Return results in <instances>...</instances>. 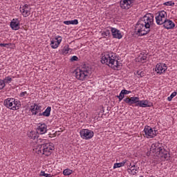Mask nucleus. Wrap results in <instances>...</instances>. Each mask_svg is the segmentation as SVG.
Listing matches in <instances>:
<instances>
[{
	"label": "nucleus",
	"mask_w": 177,
	"mask_h": 177,
	"mask_svg": "<svg viewBox=\"0 0 177 177\" xmlns=\"http://www.w3.org/2000/svg\"><path fill=\"white\" fill-rule=\"evenodd\" d=\"M72 174H73V170H71L70 169H64L63 171V174L65 176H70V175H71Z\"/></svg>",
	"instance_id": "obj_27"
},
{
	"label": "nucleus",
	"mask_w": 177,
	"mask_h": 177,
	"mask_svg": "<svg viewBox=\"0 0 177 177\" xmlns=\"http://www.w3.org/2000/svg\"><path fill=\"white\" fill-rule=\"evenodd\" d=\"M19 97H21V99H27V97H28V93H27V91L21 92L19 94Z\"/></svg>",
	"instance_id": "obj_29"
},
{
	"label": "nucleus",
	"mask_w": 177,
	"mask_h": 177,
	"mask_svg": "<svg viewBox=\"0 0 177 177\" xmlns=\"http://www.w3.org/2000/svg\"><path fill=\"white\" fill-rule=\"evenodd\" d=\"M111 32V30L110 29H106L105 30L101 32V35L102 38H107V37L110 35Z\"/></svg>",
	"instance_id": "obj_26"
},
{
	"label": "nucleus",
	"mask_w": 177,
	"mask_h": 177,
	"mask_svg": "<svg viewBox=\"0 0 177 177\" xmlns=\"http://www.w3.org/2000/svg\"><path fill=\"white\" fill-rule=\"evenodd\" d=\"M164 5H165V6H174V5H175V3L172 1H167L164 3Z\"/></svg>",
	"instance_id": "obj_36"
},
{
	"label": "nucleus",
	"mask_w": 177,
	"mask_h": 177,
	"mask_svg": "<svg viewBox=\"0 0 177 177\" xmlns=\"http://www.w3.org/2000/svg\"><path fill=\"white\" fill-rule=\"evenodd\" d=\"M109 30H111L113 38L116 39H121L122 38V32L121 30L111 26L109 27Z\"/></svg>",
	"instance_id": "obj_13"
},
{
	"label": "nucleus",
	"mask_w": 177,
	"mask_h": 177,
	"mask_svg": "<svg viewBox=\"0 0 177 177\" xmlns=\"http://www.w3.org/2000/svg\"><path fill=\"white\" fill-rule=\"evenodd\" d=\"M136 106H139L140 107H143V108L151 107V102H150V101L147 100H138V103H137Z\"/></svg>",
	"instance_id": "obj_21"
},
{
	"label": "nucleus",
	"mask_w": 177,
	"mask_h": 177,
	"mask_svg": "<svg viewBox=\"0 0 177 177\" xmlns=\"http://www.w3.org/2000/svg\"><path fill=\"white\" fill-rule=\"evenodd\" d=\"M10 26L12 30H14V31H17V30H20V19L17 18L12 19L10 24Z\"/></svg>",
	"instance_id": "obj_16"
},
{
	"label": "nucleus",
	"mask_w": 177,
	"mask_h": 177,
	"mask_svg": "<svg viewBox=\"0 0 177 177\" xmlns=\"http://www.w3.org/2000/svg\"><path fill=\"white\" fill-rule=\"evenodd\" d=\"M4 106H6L7 109H10V110H19L20 106H21V103L19 100L7 98L4 100Z\"/></svg>",
	"instance_id": "obj_6"
},
{
	"label": "nucleus",
	"mask_w": 177,
	"mask_h": 177,
	"mask_svg": "<svg viewBox=\"0 0 177 177\" xmlns=\"http://www.w3.org/2000/svg\"><path fill=\"white\" fill-rule=\"evenodd\" d=\"M127 161L128 160H127V159H125L122 162L114 163V165H113V169H115L116 168H121V167H124L127 164Z\"/></svg>",
	"instance_id": "obj_22"
},
{
	"label": "nucleus",
	"mask_w": 177,
	"mask_h": 177,
	"mask_svg": "<svg viewBox=\"0 0 177 177\" xmlns=\"http://www.w3.org/2000/svg\"><path fill=\"white\" fill-rule=\"evenodd\" d=\"M71 62H77L78 60V57L73 55L71 58Z\"/></svg>",
	"instance_id": "obj_39"
},
{
	"label": "nucleus",
	"mask_w": 177,
	"mask_h": 177,
	"mask_svg": "<svg viewBox=\"0 0 177 177\" xmlns=\"http://www.w3.org/2000/svg\"><path fill=\"white\" fill-rule=\"evenodd\" d=\"M120 93L123 95H129V93H132V91L123 89L120 91Z\"/></svg>",
	"instance_id": "obj_34"
},
{
	"label": "nucleus",
	"mask_w": 177,
	"mask_h": 177,
	"mask_svg": "<svg viewBox=\"0 0 177 177\" xmlns=\"http://www.w3.org/2000/svg\"><path fill=\"white\" fill-rule=\"evenodd\" d=\"M117 55L111 51H106L102 53L101 63L106 64L113 70H121L122 64L118 61Z\"/></svg>",
	"instance_id": "obj_2"
},
{
	"label": "nucleus",
	"mask_w": 177,
	"mask_h": 177,
	"mask_svg": "<svg viewBox=\"0 0 177 177\" xmlns=\"http://www.w3.org/2000/svg\"><path fill=\"white\" fill-rule=\"evenodd\" d=\"M167 69L168 66H167V64L164 63H158L156 66L155 71L157 73V74L161 75V74H164Z\"/></svg>",
	"instance_id": "obj_11"
},
{
	"label": "nucleus",
	"mask_w": 177,
	"mask_h": 177,
	"mask_svg": "<svg viewBox=\"0 0 177 177\" xmlns=\"http://www.w3.org/2000/svg\"><path fill=\"white\" fill-rule=\"evenodd\" d=\"M64 24H66V26H70L71 22L70 21H64Z\"/></svg>",
	"instance_id": "obj_42"
},
{
	"label": "nucleus",
	"mask_w": 177,
	"mask_h": 177,
	"mask_svg": "<svg viewBox=\"0 0 177 177\" xmlns=\"http://www.w3.org/2000/svg\"><path fill=\"white\" fill-rule=\"evenodd\" d=\"M44 143H45V140L37 139V145L34 146L33 151L39 156H46L48 157L52 154L53 150H55V147L50 142Z\"/></svg>",
	"instance_id": "obj_3"
},
{
	"label": "nucleus",
	"mask_w": 177,
	"mask_h": 177,
	"mask_svg": "<svg viewBox=\"0 0 177 177\" xmlns=\"http://www.w3.org/2000/svg\"><path fill=\"white\" fill-rule=\"evenodd\" d=\"M129 172V174H131V175H135L138 173V167L133 164V167H130Z\"/></svg>",
	"instance_id": "obj_24"
},
{
	"label": "nucleus",
	"mask_w": 177,
	"mask_h": 177,
	"mask_svg": "<svg viewBox=\"0 0 177 177\" xmlns=\"http://www.w3.org/2000/svg\"><path fill=\"white\" fill-rule=\"evenodd\" d=\"M127 165L128 171H129L131 167H133V164L132 163H129V165L127 163Z\"/></svg>",
	"instance_id": "obj_41"
},
{
	"label": "nucleus",
	"mask_w": 177,
	"mask_h": 177,
	"mask_svg": "<svg viewBox=\"0 0 177 177\" xmlns=\"http://www.w3.org/2000/svg\"><path fill=\"white\" fill-rule=\"evenodd\" d=\"M40 176H45V177H52V175L51 174H46L45 173V171H41L40 172Z\"/></svg>",
	"instance_id": "obj_35"
},
{
	"label": "nucleus",
	"mask_w": 177,
	"mask_h": 177,
	"mask_svg": "<svg viewBox=\"0 0 177 177\" xmlns=\"http://www.w3.org/2000/svg\"><path fill=\"white\" fill-rule=\"evenodd\" d=\"M30 111L32 113V115H37L38 113H41V111H42V106L35 103L30 106Z\"/></svg>",
	"instance_id": "obj_14"
},
{
	"label": "nucleus",
	"mask_w": 177,
	"mask_h": 177,
	"mask_svg": "<svg viewBox=\"0 0 177 177\" xmlns=\"http://www.w3.org/2000/svg\"><path fill=\"white\" fill-rule=\"evenodd\" d=\"M3 81H4L5 84H10V82H12V77H10V76H7Z\"/></svg>",
	"instance_id": "obj_32"
},
{
	"label": "nucleus",
	"mask_w": 177,
	"mask_h": 177,
	"mask_svg": "<svg viewBox=\"0 0 177 177\" xmlns=\"http://www.w3.org/2000/svg\"><path fill=\"white\" fill-rule=\"evenodd\" d=\"M154 24V15L148 13L145 15L142 19L138 21L136 26V32L138 35L143 36L149 34Z\"/></svg>",
	"instance_id": "obj_1"
},
{
	"label": "nucleus",
	"mask_w": 177,
	"mask_h": 177,
	"mask_svg": "<svg viewBox=\"0 0 177 177\" xmlns=\"http://www.w3.org/2000/svg\"><path fill=\"white\" fill-rule=\"evenodd\" d=\"M38 133L37 131H30L29 133H28V136L30 139H32L33 143H36L35 145V146H37V141L38 140V139H41L39 138V137L38 136Z\"/></svg>",
	"instance_id": "obj_20"
},
{
	"label": "nucleus",
	"mask_w": 177,
	"mask_h": 177,
	"mask_svg": "<svg viewBox=\"0 0 177 177\" xmlns=\"http://www.w3.org/2000/svg\"><path fill=\"white\" fill-rule=\"evenodd\" d=\"M146 59H147V55L145 54H140L137 58V62H140V63H145L146 62Z\"/></svg>",
	"instance_id": "obj_23"
},
{
	"label": "nucleus",
	"mask_w": 177,
	"mask_h": 177,
	"mask_svg": "<svg viewBox=\"0 0 177 177\" xmlns=\"http://www.w3.org/2000/svg\"><path fill=\"white\" fill-rule=\"evenodd\" d=\"M129 106H132V104H138L139 103L140 98L139 97H127L123 100Z\"/></svg>",
	"instance_id": "obj_17"
},
{
	"label": "nucleus",
	"mask_w": 177,
	"mask_h": 177,
	"mask_svg": "<svg viewBox=\"0 0 177 177\" xmlns=\"http://www.w3.org/2000/svg\"><path fill=\"white\" fill-rule=\"evenodd\" d=\"M36 131L39 135H44L48 131V127L44 123L39 124Z\"/></svg>",
	"instance_id": "obj_18"
},
{
	"label": "nucleus",
	"mask_w": 177,
	"mask_h": 177,
	"mask_svg": "<svg viewBox=\"0 0 177 177\" xmlns=\"http://www.w3.org/2000/svg\"><path fill=\"white\" fill-rule=\"evenodd\" d=\"M144 136L147 139H153V138H156L157 136V131L156 129H153L151 127L145 126L143 130Z\"/></svg>",
	"instance_id": "obj_8"
},
{
	"label": "nucleus",
	"mask_w": 177,
	"mask_h": 177,
	"mask_svg": "<svg viewBox=\"0 0 177 177\" xmlns=\"http://www.w3.org/2000/svg\"><path fill=\"white\" fill-rule=\"evenodd\" d=\"M176 95H177L176 91H174V92L171 94V95L167 97L168 102H171V101L172 100V99L174 98L175 96H176Z\"/></svg>",
	"instance_id": "obj_31"
},
{
	"label": "nucleus",
	"mask_w": 177,
	"mask_h": 177,
	"mask_svg": "<svg viewBox=\"0 0 177 177\" xmlns=\"http://www.w3.org/2000/svg\"><path fill=\"white\" fill-rule=\"evenodd\" d=\"M71 25L72 24L73 26H77L78 24V19H74L72 21H70Z\"/></svg>",
	"instance_id": "obj_37"
},
{
	"label": "nucleus",
	"mask_w": 177,
	"mask_h": 177,
	"mask_svg": "<svg viewBox=\"0 0 177 177\" xmlns=\"http://www.w3.org/2000/svg\"><path fill=\"white\" fill-rule=\"evenodd\" d=\"M20 12L24 17H28L31 15V7L28 4H25L20 7Z\"/></svg>",
	"instance_id": "obj_12"
},
{
	"label": "nucleus",
	"mask_w": 177,
	"mask_h": 177,
	"mask_svg": "<svg viewBox=\"0 0 177 177\" xmlns=\"http://www.w3.org/2000/svg\"><path fill=\"white\" fill-rule=\"evenodd\" d=\"M75 73L77 80L85 81V80H88L89 76L92 74V68L88 65H84L83 66L77 68L75 71Z\"/></svg>",
	"instance_id": "obj_5"
},
{
	"label": "nucleus",
	"mask_w": 177,
	"mask_h": 177,
	"mask_svg": "<svg viewBox=\"0 0 177 177\" xmlns=\"http://www.w3.org/2000/svg\"><path fill=\"white\" fill-rule=\"evenodd\" d=\"M50 41V46H51L52 49H57L59 46H60L62 41H63V38L59 35H56L51 38Z\"/></svg>",
	"instance_id": "obj_10"
},
{
	"label": "nucleus",
	"mask_w": 177,
	"mask_h": 177,
	"mask_svg": "<svg viewBox=\"0 0 177 177\" xmlns=\"http://www.w3.org/2000/svg\"><path fill=\"white\" fill-rule=\"evenodd\" d=\"M150 153H152L153 156L162 160H168L169 158V153L164 149L162 144L160 142H155L151 145Z\"/></svg>",
	"instance_id": "obj_4"
},
{
	"label": "nucleus",
	"mask_w": 177,
	"mask_h": 177,
	"mask_svg": "<svg viewBox=\"0 0 177 177\" xmlns=\"http://www.w3.org/2000/svg\"><path fill=\"white\" fill-rule=\"evenodd\" d=\"M163 27H165L166 30H172V28H175V23H174L171 19H166L163 22Z\"/></svg>",
	"instance_id": "obj_19"
},
{
	"label": "nucleus",
	"mask_w": 177,
	"mask_h": 177,
	"mask_svg": "<svg viewBox=\"0 0 177 177\" xmlns=\"http://www.w3.org/2000/svg\"><path fill=\"white\" fill-rule=\"evenodd\" d=\"M132 3H133V0H121L120 8L128 10L132 6Z\"/></svg>",
	"instance_id": "obj_15"
},
{
	"label": "nucleus",
	"mask_w": 177,
	"mask_h": 177,
	"mask_svg": "<svg viewBox=\"0 0 177 177\" xmlns=\"http://www.w3.org/2000/svg\"><path fill=\"white\" fill-rule=\"evenodd\" d=\"M80 138L84 140H89L95 136V132L88 129H82L80 131Z\"/></svg>",
	"instance_id": "obj_7"
},
{
	"label": "nucleus",
	"mask_w": 177,
	"mask_h": 177,
	"mask_svg": "<svg viewBox=\"0 0 177 177\" xmlns=\"http://www.w3.org/2000/svg\"><path fill=\"white\" fill-rule=\"evenodd\" d=\"M50 111H52V108L50 106H48L43 112V116L49 117L50 115Z\"/></svg>",
	"instance_id": "obj_25"
},
{
	"label": "nucleus",
	"mask_w": 177,
	"mask_h": 177,
	"mask_svg": "<svg viewBox=\"0 0 177 177\" xmlns=\"http://www.w3.org/2000/svg\"><path fill=\"white\" fill-rule=\"evenodd\" d=\"M6 86V84H5V81L3 80H0V91L3 89Z\"/></svg>",
	"instance_id": "obj_33"
},
{
	"label": "nucleus",
	"mask_w": 177,
	"mask_h": 177,
	"mask_svg": "<svg viewBox=\"0 0 177 177\" xmlns=\"http://www.w3.org/2000/svg\"><path fill=\"white\" fill-rule=\"evenodd\" d=\"M134 74L138 78H142V77H145V73L142 71H138L137 72H135Z\"/></svg>",
	"instance_id": "obj_28"
},
{
	"label": "nucleus",
	"mask_w": 177,
	"mask_h": 177,
	"mask_svg": "<svg viewBox=\"0 0 177 177\" xmlns=\"http://www.w3.org/2000/svg\"><path fill=\"white\" fill-rule=\"evenodd\" d=\"M0 46L6 48V46H9V44H0Z\"/></svg>",
	"instance_id": "obj_40"
},
{
	"label": "nucleus",
	"mask_w": 177,
	"mask_h": 177,
	"mask_svg": "<svg viewBox=\"0 0 177 177\" xmlns=\"http://www.w3.org/2000/svg\"><path fill=\"white\" fill-rule=\"evenodd\" d=\"M117 97L119 99V102H121L122 99H124V95L123 94H121V93H120L119 95H118Z\"/></svg>",
	"instance_id": "obj_38"
},
{
	"label": "nucleus",
	"mask_w": 177,
	"mask_h": 177,
	"mask_svg": "<svg viewBox=\"0 0 177 177\" xmlns=\"http://www.w3.org/2000/svg\"><path fill=\"white\" fill-rule=\"evenodd\" d=\"M167 16L168 15L165 10L158 12L155 17L156 24L158 26L164 24V22L167 19Z\"/></svg>",
	"instance_id": "obj_9"
},
{
	"label": "nucleus",
	"mask_w": 177,
	"mask_h": 177,
	"mask_svg": "<svg viewBox=\"0 0 177 177\" xmlns=\"http://www.w3.org/2000/svg\"><path fill=\"white\" fill-rule=\"evenodd\" d=\"M38 115H39V117H41V115H44V112H42V113L39 112Z\"/></svg>",
	"instance_id": "obj_43"
},
{
	"label": "nucleus",
	"mask_w": 177,
	"mask_h": 177,
	"mask_svg": "<svg viewBox=\"0 0 177 177\" xmlns=\"http://www.w3.org/2000/svg\"><path fill=\"white\" fill-rule=\"evenodd\" d=\"M68 52H70L68 46H64L62 49V55H68Z\"/></svg>",
	"instance_id": "obj_30"
}]
</instances>
